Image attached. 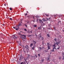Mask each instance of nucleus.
I'll use <instances>...</instances> for the list:
<instances>
[{
    "mask_svg": "<svg viewBox=\"0 0 64 64\" xmlns=\"http://www.w3.org/2000/svg\"><path fill=\"white\" fill-rule=\"evenodd\" d=\"M22 39L23 40V41H25L24 39H26V35H22Z\"/></svg>",
    "mask_w": 64,
    "mask_h": 64,
    "instance_id": "f257e3e1",
    "label": "nucleus"
},
{
    "mask_svg": "<svg viewBox=\"0 0 64 64\" xmlns=\"http://www.w3.org/2000/svg\"><path fill=\"white\" fill-rule=\"evenodd\" d=\"M15 29L17 31V30H18L19 29V27L18 26H16L15 27Z\"/></svg>",
    "mask_w": 64,
    "mask_h": 64,
    "instance_id": "f03ea898",
    "label": "nucleus"
},
{
    "mask_svg": "<svg viewBox=\"0 0 64 64\" xmlns=\"http://www.w3.org/2000/svg\"><path fill=\"white\" fill-rule=\"evenodd\" d=\"M37 19V21H38V20H39V19L40 18L38 16H36V17Z\"/></svg>",
    "mask_w": 64,
    "mask_h": 64,
    "instance_id": "7ed1b4c3",
    "label": "nucleus"
},
{
    "mask_svg": "<svg viewBox=\"0 0 64 64\" xmlns=\"http://www.w3.org/2000/svg\"><path fill=\"white\" fill-rule=\"evenodd\" d=\"M53 51H56L57 50V49L56 48H55L54 47L53 49Z\"/></svg>",
    "mask_w": 64,
    "mask_h": 64,
    "instance_id": "20e7f679",
    "label": "nucleus"
},
{
    "mask_svg": "<svg viewBox=\"0 0 64 64\" xmlns=\"http://www.w3.org/2000/svg\"><path fill=\"white\" fill-rule=\"evenodd\" d=\"M40 21V23H41V24H42L43 23V22L41 20H39Z\"/></svg>",
    "mask_w": 64,
    "mask_h": 64,
    "instance_id": "39448f33",
    "label": "nucleus"
},
{
    "mask_svg": "<svg viewBox=\"0 0 64 64\" xmlns=\"http://www.w3.org/2000/svg\"><path fill=\"white\" fill-rule=\"evenodd\" d=\"M22 56H20V60H22Z\"/></svg>",
    "mask_w": 64,
    "mask_h": 64,
    "instance_id": "423d86ee",
    "label": "nucleus"
},
{
    "mask_svg": "<svg viewBox=\"0 0 64 64\" xmlns=\"http://www.w3.org/2000/svg\"><path fill=\"white\" fill-rule=\"evenodd\" d=\"M46 19H47V20H45V21H47V20H49V21L50 20V18H49L48 19V18H46Z\"/></svg>",
    "mask_w": 64,
    "mask_h": 64,
    "instance_id": "0eeeda50",
    "label": "nucleus"
},
{
    "mask_svg": "<svg viewBox=\"0 0 64 64\" xmlns=\"http://www.w3.org/2000/svg\"><path fill=\"white\" fill-rule=\"evenodd\" d=\"M33 47H32L31 48H32V49L33 50H34V48H35V46H33Z\"/></svg>",
    "mask_w": 64,
    "mask_h": 64,
    "instance_id": "6e6552de",
    "label": "nucleus"
},
{
    "mask_svg": "<svg viewBox=\"0 0 64 64\" xmlns=\"http://www.w3.org/2000/svg\"><path fill=\"white\" fill-rule=\"evenodd\" d=\"M26 48V49H28V46H26L25 47Z\"/></svg>",
    "mask_w": 64,
    "mask_h": 64,
    "instance_id": "1a4fd4ad",
    "label": "nucleus"
},
{
    "mask_svg": "<svg viewBox=\"0 0 64 64\" xmlns=\"http://www.w3.org/2000/svg\"><path fill=\"white\" fill-rule=\"evenodd\" d=\"M48 50L50 49V46L48 45Z\"/></svg>",
    "mask_w": 64,
    "mask_h": 64,
    "instance_id": "9d476101",
    "label": "nucleus"
},
{
    "mask_svg": "<svg viewBox=\"0 0 64 64\" xmlns=\"http://www.w3.org/2000/svg\"><path fill=\"white\" fill-rule=\"evenodd\" d=\"M33 44H31L30 45V47L31 48L32 47V46H33Z\"/></svg>",
    "mask_w": 64,
    "mask_h": 64,
    "instance_id": "9b49d317",
    "label": "nucleus"
},
{
    "mask_svg": "<svg viewBox=\"0 0 64 64\" xmlns=\"http://www.w3.org/2000/svg\"><path fill=\"white\" fill-rule=\"evenodd\" d=\"M33 42H34V44H36V42L35 41H34V40H33Z\"/></svg>",
    "mask_w": 64,
    "mask_h": 64,
    "instance_id": "f8f14e48",
    "label": "nucleus"
},
{
    "mask_svg": "<svg viewBox=\"0 0 64 64\" xmlns=\"http://www.w3.org/2000/svg\"><path fill=\"white\" fill-rule=\"evenodd\" d=\"M18 34H19V35H21V36H22V35H22V34H21V32H19L18 33Z\"/></svg>",
    "mask_w": 64,
    "mask_h": 64,
    "instance_id": "ddd939ff",
    "label": "nucleus"
},
{
    "mask_svg": "<svg viewBox=\"0 0 64 64\" xmlns=\"http://www.w3.org/2000/svg\"><path fill=\"white\" fill-rule=\"evenodd\" d=\"M34 27H37V25H34L33 26Z\"/></svg>",
    "mask_w": 64,
    "mask_h": 64,
    "instance_id": "4468645a",
    "label": "nucleus"
},
{
    "mask_svg": "<svg viewBox=\"0 0 64 64\" xmlns=\"http://www.w3.org/2000/svg\"><path fill=\"white\" fill-rule=\"evenodd\" d=\"M39 48L40 49V51H41V50H42V48L40 47Z\"/></svg>",
    "mask_w": 64,
    "mask_h": 64,
    "instance_id": "2eb2a0df",
    "label": "nucleus"
},
{
    "mask_svg": "<svg viewBox=\"0 0 64 64\" xmlns=\"http://www.w3.org/2000/svg\"><path fill=\"white\" fill-rule=\"evenodd\" d=\"M42 62H43V61H44V59H42Z\"/></svg>",
    "mask_w": 64,
    "mask_h": 64,
    "instance_id": "dca6fc26",
    "label": "nucleus"
},
{
    "mask_svg": "<svg viewBox=\"0 0 64 64\" xmlns=\"http://www.w3.org/2000/svg\"><path fill=\"white\" fill-rule=\"evenodd\" d=\"M14 36L15 37V38H17V36L15 35Z\"/></svg>",
    "mask_w": 64,
    "mask_h": 64,
    "instance_id": "f3484780",
    "label": "nucleus"
},
{
    "mask_svg": "<svg viewBox=\"0 0 64 64\" xmlns=\"http://www.w3.org/2000/svg\"><path fill=\"white\" fill-rule=\"evenodd\" d=\"M45 15H46V16H49L48 14H45Z\"/></svg>",
    "mask_w": 64,
    "mask_h": 64,
    "instance_id": "a211bd4d",
    "label": "nucleus"
},
{
    "mask_svg": "<svg viewBox=\"0 0 64 64\" xmlns=\"http://www.w3.org/2000/svg\"><path fill=\"white\" fill-rule=\"evenodd\" d=\"M36 17V16H33V18L34 19V18H35V17Z\"/></svg>",
    "mask_w": 64,
    "mask_h": 64,
    "instance_id": "6ab92c4d",
    "label": "nucleus"
},
{
    "mask_svg": "<svg viewBox=\"0 0 64 64\" xmlns=\"http://www.w3.org/2000/svg\"><path fill=\"white\" fill-rule=\"evenodd\" d=\"M58 15L57 14H56V15H54V17L55 18V17H56V16H58Z\"/></svg>",
    "mask_w": 64,
    "mask_h": 64,
    "instance_id": "aec40b11",
    "label": "nucleus"
},
{
    "mask_svg": "<svg viewBox=\"0 0 64 64\" xmlns=\"http://www.w3.org/2000/svg\"><path fill=\"white\" fill-rule=\"evenodd\" d=\"M39 37H40V38H41V35L40 34L39 35Z\"/></svg>",
    "mask_w": 64,
    "mask_h": 64,
    "instance_id": "412c9836",
    "label": "nucleus"
},
{
    "mask_svg": "<svg viewBox=\"0 0 64 64\" xmlns=\"http://www.w3.org/2000/svg\"><path fill=\"white\" fill-rule=\"evenodd\" d=\"M25 25L26 27V28H27V25H26V24H25Z\"/></svg>",
    "mask_w": 64,
    "mask_h": 64,
    "instance_id": "4be33fe9",
    "label": "nucleus"
},
{
    "mask_svg": "<svg viewBox=\"0 0 64 64\" xmlns=\"http://www.w3.org/2000/svg\"><path fill=\"white\" fill-rule=\"evenodd\" d=\"M10 10H12V8H10Z\"/></svg>",
    "mask_w": 64,
    "mask_h": 64,
    "instance_id": "5701e85b",
    "label": "nucleus"
},
{
    "mask_svg": "<svg viewBox=\"0 0 64 64\" xmlns=\"http://www.w3.org/2000/svg\"><path fill=\"white\" fill-rule=\"evenodd\" d=\"M43 30H44H44H45V28H43Z\"/></svg>",
    "mask_w": 64,
    "mask_h": 64,
    "instance_id": "b1692460",
    "label": "nucleus"
},
{
    "mask_svg": "<svg viewBox=\"0 0 64 64\" xmlns=\"http://www.w3.org/2000/svg\"><path fill=\"white\" fill-rule=\"evenodd\" d=\"M30 36H31V35H28V37H30Z\"/></svg>",
    "mask_w": 64,
    "mask_h": 64,
    "instance_id": "393cba45",
    "label": "nucleus"
},
{
    "mask_svg": "<svg viewBox=\"0 0 64 64\" xmlns=\"http://www.w3.org/2000/svg\"><path fill=\"white\" fill-rule=\"evenodd\" d=\"M47 61L49 60V58H48L47 59Z\"/></svg>",
    "mask_w": 64,
    "mask_h": 64,
    "instance_id": "a878e982",
    "label": "nucleus"
},
{
    "mask_svg": "<svg viewBox=\"0 0 64 64\" xmlns=\"http://www.w3.org/2000/svg\"><path fill=\"white\" fill-rule=\"evenodd\" d=\"M47 35H48V37H50V36H49V34H47Z\"/></svg>",
    "mask_w": 64,
    "mask_h": 64,
    "instance_id": "bb28decb",
    "label": "nucleus"
},
{
    "mask_svg": "<svg viewBox=\"0 0 64 64\" xmlns=\"http://www.w3.org/2000/svg\"><path fill=\"white\" fill-rule=\"evenodd\" d=\"M56 44H57V45H58V44H59V43H58V42H56Z\"/></svg>",
    "mask_w": 64,
    "mask_h": 64,
    "instance_id": "cd10ccee",
    "label": "nucleus"
},
{
    "mask_svg": "<svg viewBox=\"0 0 64 64\" xmlns=\"http://www.w3.org/2000/svg\"><path fill=\"white\" fill-rule=\"evenodd\" d=\"M62 55H63V57H64V53H63Z\"/></svg>",
    "mask_w": 64,
    "mask_h": 64,
    "instance_id": "c85d7f7f",
    "label": "nucleus"
},
{
    "mask_svg": "<svg viewBox=\"0 0 64 64\" xmlns=\"http://www.w3.org/2000/svg\"><path fill=\"white\" fill-rule=\"evenodd\" d=\"M22 20H22V19H21L20 20V21H22Z\"/></svg>",
    "mask_w": 64,
    "mask_h": 64,
    "instance_id": "c756f323",
    "label": "nucleus"
},
{
    "mask_svg": "<svg viewBox=\"0 0 64 64\" xmlns=\"http://www.w3.org/2000/svg\"><path fill=\"white\" fill-rule=\"evenodd\" d=\"M53 46L54 47H55V44H54V45H53Z\"/></svg>",
    "mask_w": 64,
    "mask_h": 64,
    "instance_id": "7c9ffc66",
    "label": "nucleus"
},
{
    "mask_svg": "<svg viewBox=\"0 0 64 64\" xmlns=\"http://www.w3.org/2000/svg\"><path fill=\"white\" fill-rule=\"evenodd\" d=\"M44 39V38H42V40H43Z\"/></svg>",
    "mask_w": 64,
    "mask_h": 64,
    "instance_id": "2f4dec72",
    "label": "nucleus"
},
{
    "mask_svg": "<svg viewBox=\"0 0 64 64\" xmlns=\"http://www.w3.org/2000/svg\"><path fill=\"white\" fill-rule=\"evenodd\" d=\"M24 31H27V30H26V29H24Z\"/></svg>",
    "mask_w": 64,
    "mask_h": 64,
    "instance_id": "473e14b6",
    "label": "nucleus"
},
{
    "mask_svg": "<svg viewBox=\"0 0 64 64\" xmlns=\"http://www.w3.org/2000/svg\"><path fill=\"white\" fill-rule=\"evenodd\" d=\"M50 26H51V25H50V24H49V25H48V26H49V27H50Z\"/></svg>",
    "mask_w": 64,
    "mask_h": 64,
    "instance_id": "72a5a7b5",
    "label": "nucleus"
},
{
    "mask_svg": "<svg viewBox=\"0 0 64 64\" xmlns=\"http://www.w3.org/2000/svg\"><path fill=\"white\" fill-rule=\"evenodd\" d=\"M42 25H43V26H44V25H45V24H42Z\"/></svg>",
    "mask_w": 64,
    "mask_h": 64,
    "instance_id": "f704fd0d",
    "label": "nucleus"
},
{
    "mask_svg": "<svg viewBox=\"0 0 64 64\" xmlns=\"http://www.w3.org/2000/svg\"><path fill=\"white\" fill-rule=\"evenodd\" d=\"M12 18H10V20H12Z\"/></svg>",
    "mask_w": 64,
    "mask_h": 64,
    "instance_id": "c9c22d12",
    "label": "nucleus"
},
{
    "mask_svg": "<svg viewBox=\"0 0 64 64\" xmlns=\"http://www.w3.org/2000/svg\"><path fill=\"white\" fill-rule=\"evenodd\" d=\"M40 27H39L38 28V29H40Z\"/></svg>",
    "mask_w": 64,
    "mask_h": 64,
    "instance_id": "e433bc0d",
    "label": "nucleus"
},
{
    "mask_svg": "<svg viewBox=\"0 0 64 64\" xmlns=\"http://www.w3.org/2000/svg\"><path fill=\"white\" fill-rule=\"evenodd\" d=\"M23 62H22L20 64H23Z\"/></svg>",
    "mask_w": 64,
    "mask_h": 64,
    "instance_id": "4c0bfd02",
    "label": "nucleus"
},
{
    "mask_svg": "<svg viewBox=\"0 0 64 64\" xmlns=\"http://www.w3.org/2000/svg\"><path fill=\"white\" fill-rule=\"evenodd\" d=\"M38 56H40V54H38Z\"/></svg>",
    "mask_w": 64,
    "mask_h": 64,
    "instance_id": "58836bf2",
    "label": "nucleus"
},
{
    "mask_svg": "<svg viewBox=\"0 0 64 64\" xmlns=\"http://www.w3.org/2000/svg\"><path fill=\"white\" fill-rule=\"evenodd\" d=\"M20 25H21V24H19V25L18 26V27L19 26H20Z\"/></svg>",
    "mask_w": 64,
    "mask_h": 64,
    "instance_id": "ea45409f",
    "label": "nucleus"
},
{
    "mask_svg": "<svg viewBox=\"0 0 64 64\" xmlns=\"http://www.w3.org/2000/svg\"><path fill=\"white\" fill-rule=\"evenodd\" d=\"M13 28H14V29H15V27L14 26L13 27Z\"/></svg>",
    "mask_w": 64,
    "mask_h": 64,
    "instance_id": "a19ab883",
    "label": "nucleus"
},
{
    "mask_svg": "<svg viewBox=\"0 0 64 64\" xmlns=\"http://www.w3.org/2000/svg\"><path fill=\"white\" fill-rule=\"evenodd\" d=\"M57 49L58 50V49H59V47L58 48H57Z\"/></svg>",
    "mask_w": 64,
    "mask_h": 64,
    "instance_id": "79ce46f5",
    "label": "nucleus"
},
{
    "mask_svg": "<svg viewBox=\"0 0 64 64\" xmlns=\"http://www.w3.org/2000/svg\"><path fill=\"white\" fill-rule=\"evenodd\" d=\"M24 60H25L26 62H27L26 61V59Z\"/></svg>",
    "mask_w": 64,
    "mask_h": 64,
    "instance_id": "37998d69",
    "label": "nucleus"
},
{
    "mask_svg": "<svg viewBox=\"0 0 64 64\" xmlns=\"http://www.w3.org/2000/svg\"><path fill=\"white\" fill-rule=\"evenodd\" d=\"M42 43L43 45V43H44V42H43Z\"/></svg>",
    "mask_w": 64,
    "mask_h": 64,
    "instance_id": "c03bdc74",
    "label": "nucleus"
},
{
    "mask_svg": "<svg viewBox=\"0 0 64 64\" xmlns=\"http://www.w3.org/2000/svg\"><path fill=\"white\" fill-rule=\"evenodd\" d=\"M33 22H35V20H34V21H33Z\"/></svg>",
    "mask_w": 64,
    "mask_h": 64,
    "instance_id": "a18cd8bd",
    "label": "nucleus"
},
{
    "mask_svg": "<svg viewBox=\"0 0 64 64\" xmlns=\"http://www.w3.org/2000/svg\"><path fill=\"white\" fill-rule=\"evenodd\" d=\"M54 40L55 41H56V39L55 38V39H54Z\"/></svg>",
    "mask_w": 64,
    "mask_h": 64,
    "instance_id": "49530a36",
    "label": "nucleus"
},
{
    "mask_svg": "<svg viewBox=\"0 0 64 64\" xmlns=\"http://www.w3.org/2000/svg\"><path fill=\"white\" fill-rule=\"evenodd\" d=\"M47 44H48V45H49V43H48Z\"/></svg>",
    "mask_w": 64,
    "mask_h": 64,
    "instance_id": "de8ad7c7",
    "label": "nucleus"
},
{
    "mask_svg": "<svg viewBox=\"0 0 64 64\" xmlns=\"http://www.w3.org/2000/svg\"><path fill=\"white\" fill-rule=\"evenodd\" d=\"M27 15V14H25V15Z\"/></svg>",
    "mask_w": 64,
    "mask_h": 64,
    "instance_id": "09e8293b",
    "label": "nucleus"
},
{
    "mask_svg": "<svg viewBox=\"0 0 64 64\" xmlns=\"http://www.w3.org/2000/svg\"><path fill=\"white\" fill-rule=\"evenodd\" d=\"M4 6H6V4H4Z\"/></svg>",
    "mask_w": 64,
    "mask_h": 64,
    "instance_id": "8fccbe9b",
    "label": "nucleus"
},
{
    "mask_svg": "<svg viewBox=\"0 0 64 64\" xmlns=\"http://www.w3.org/2000/svg\"><path fill=\"white\" fill-rule=\"evenodd\" d=\"M20 23H22V21H20Z\"/></svg>",
    "mask_w": 64,
    "mask_h": 64,
    "instance_id": "3c124183",
    "label": "nucleus"
},
{
    "mask_svg": "<svg viewBox=\"0 0 64 64\" xmlns=\"http://www.w3.org/2000/svg\"><path fill=\"white\" fill-rule=\"evenodd\" d=\"M53 51V50H52V51H51L52 52Z\"/></svg>",
    "mask_w": 64,
    "mask_h": 64,
    "instance_id": "603ef678",
    "label": "nucleus"
},
{
    "mask_svg": "<svg viewBox=\"0 0 64 64\" xmlns=\"http://www.w3.org/2000/svg\"><path fill=\"white\" fill-rule=\"evenodd\" d=\"M24 53H26V52H25V51H24Z\"/></svg>",
    "mask_w": 64,
    "mask_h": 64,
    "instance_id": "864d4df0",
    "label": "nucleus"
},
{
    "mask_svg": "<svg viewBox=\"0 0 64 64\" xmlns=\"http://www.w3.org/2000/svg\"><path fill=\"white\" fill-rule=\"evenodd\" d=\"M45 20H43V21H44H44H45Z\"/></svg>",
    "mask_w": 64,
    "mask_h": 64,
    "instance_id": "5fc2aeb1",
    "label": "nucleus"
},
{
    "mask_svg": "<svg viewBox=\"0 0 64 64\" xmlns=\"http://www.w3.org/2000/svg\"><path fill=\"white\" fill-rule=\"evenodd\" d=\"M31 32V33H32V31H31V32Z\"/></svg>",
    "mask_w": 64,
    "mask_h": 64,
    "instance_id": "6e6d98bb",
    "label": "nucleus"
},
{
    "mask_svg": "<svg viewBox=\"0 0 64 64\" xmlns=\"http://www.w3.org/2000/svg\"><path fill=\"white\" fill-rule=\"evenodd\" d=\"M52 29V28H49V29Z\"/></svg>",
    "mask_w": 64,
    "mask_h": 64,
    "instance_id": "4d7b16f0",
    "label": "nucleus"
},
{
    "mask_svg": "<svg viewBox=\"0 0 64 64\" xmlns=\"http://www.w3.org/2000/svg\"><path fill=\"white\" fill-rule=\"evenodd\" d=\"M13 38L14 39V38H15V37H13Z\"/></svg>",
    "mask_w": 64,
    "mask_h": 64,
    "instance_id": "13d9d810",
    "label": "nucleus"
},
{
    "mask_svg": "<svg viewBox=\"0 0 64 64\" xmlns=\"http://www.w3.org/2000/svg\"><path fill=\"white\" fill-rule=\"evenodd\" d=\"M28 57H29V55L28 54Z\"/></svg>",
    "mask_w": 64,
    "mask_h": 64,
    "instance_id": "bf43d9fd",
    "label": "nucleus"
},
{
    "mask_svg": "<svg viewBox=\"0 0 64 64\" xmlns=\"http://www.w3.org/2000/svg\"><path fill=\"white\" fill-rule=\"evenodd\" d=\"M3 26H4V24H3Z\"/></svg>",
    "mask_w": 64,
    "mask_h": 64,
    "instance_id": "052dcab7",
    "label": "nucleus"
},
{
    "mask_svg": "<svg viewBox=\"0 0 64 64\" xmlns=\"http://www.w3.org/2000/svg\"><path fill=\"white\" fill-rule=\"evenodd\" d=\"M35 56H36V57H37V56H36V55H35Z\"/></svg>",
    "mask_w": 64,
    "mask_h": 64,
    "instance_id": "680f3d73",
    "label": "nucleus"
},
{
    "mask_svg": "<svg viewBox=\"0 0 64 64\" xmlns=\"http://www.w3.org/2000/svg\"><path fill=\"white\" fill-rule=\"evenodd\" d=\"M54 30H55V28L54 27Z\"/></svg>",
    "mask_w": 64,
    "mask_h": 64,
    "instance_id": "e2e57ef3",
    "label": "nucleus"
},
{
    "mask_svg": "<svg viewBox=\"0 0 64 64\" xmlns=\"http://www.w3.org/2000/svg\"><path fill=\"white\" fill-rule=\"evenodd\" d=\"M27 23H29V22H27Z\"/></svg>",
    "mask_w": 64,
    "mask_h": 64,
    "instance_id": "0e129e2a",
    "label": "nucleus"
},
{
    "mask_svg": "<svg viewBox=\"0 0 64 64\" xmlns=\"http://www.w3.org/2000/svg\"><path fill=\"white\" fill-rule=\"evenodd\" d=\"M20 32H21V31H20Z\"/></svg>",
    "mask_w": 64,
    "mask_h": 64,
    "instance_id": "69168bd1",
    "label": "nucleus"
},
{
    "mask_svg": "<svg viewBox=\"0 0 64 64\" xmlns=\"http://www.w3.org/2000/svg\"><path fill=\"white\" fill-rule=\"evenodd\" d=\"M28 33H29V32H28Z\"/></svg>",
    "mask_w": 64,
    "mask_h": 64,
    "instance_id": "338daca9",
    "label": "nucleus"
},
{
    "mask_svg": "<svg viewBox=\"0 0 64 64\" xmlns=\"http://www.w3.org/2000/svg\"><path fill=\"white\" fill-rule=\"evenodd\" d=\"M50 54H51V53H50Z\"/></svg>",
    "mask_w": 64,
    "mask_h": 64,
    "instance_id": "774afa93",
    "label": "nucleus"
}]
</instances>
